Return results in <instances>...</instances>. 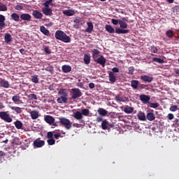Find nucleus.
Here are the masks:
<instances>
[{"label":"nucleus","instance_id":"nucleus-47","mask_svg":"<svg viewBox=\"0 0 179 179\" xmlns=\"http://www.w3.org/2000/svg\"><path fill=\"white\" fill-rule=\"evenodd\" d=\"M28 99L29 100H37V95L36 94H30L28 95Z\"/></svg>","mask_w":179,"mask_h":179},{"label":"nucleus","instance_id":"nucleus-12","mask_svg":"<svg viewBox=\"0 0 179 179\" xmlns=\"http://www.w3.org/2000/svg\"><path fill=\"white\" fill-rule=\"evenodd\" d=\"M108 78L110 83H115L117 82V77L113 71L108 72Z\"/></svg>","mask_w":179,"mask_h":179},{"label":"nucleus","instance_id":"nucleus-17","mask_svg":"<svg viewBox=\"0 0 179 179\" xmlns=\"http://www.w3.org/2000/svg\"><path fill=\"white\" fill-rule=\"evenodd\" d=\"M62 71L64 73H69L72 71V67L65 64L62 66Z\"/></svg>","mask_w":179,"mask_h":179},{"label":"nucleus","instance_id":"nucleus-27","mask_svg":"<svg viewBox=\"0 0 179 179\" xmlns=\"http://www.w3.org/2000/svg\"><path fill=\"white\" fill-rule=\"evenodd\" d=\"M139 85V81L136 80H132L131 81V86L133 87L134 90H136L138 89V86Z\"/></svg>","mask_w":179,"mask_h":179},{"label":"nucleus","instance_id":"nucleus-8","mask_svg":"<svg viewBox=\"0 0 179 179\" xmlns=\"http://www.w3.org/2000/svg\"><path fill=\"white\" fill-rule=\"evenodd\" d=\"M141 79L143 82H145V83H150L153 82V77L148 75L141 76Z\"/></svg>","mask_w":179,"mask_h":179},{"label":"nucleus","instance_id":"nucleus-18","mask_svg":"<svg viewBox=\"0 0 179 179\" xmlns=\"http://www.w3.org/2000/svg\"><path fill=\"white\" fill-rule=\"evenodd\" d=\"M57 101L59 104H62V103H66L68 101V96H60L59 98H57Z\"/></svg>","mask_w":179,"mask_h":179},{"label":"nucleus","instance_id":"nucleus-26","mask_svg":"<svg viewBox=\"0 0 179 179\" xmlns=\"http://www.w3.org/2000/svg\"><path fill=\"white\" fill-rule=\"evenodd\" d=\"M105 29L108 33H110V34H113V33H115V29L111 25H106Z\"/></svg>","mask_w":179,"mask_h":179},{"label":"nucleus","instance_id":"nucleus-6","mask_svg":"<svg viewBox=\"0 0 179 179\" xmlns=\"http://www.w3.org/2000/svg\"><path fill=\"white\" fill-rule=\"evenodd\" d=\"M45 145V141L41 140L40 138L35 139L33 142L34 148H43Z\"/></svg>","mask_w":179,"mask_h":179},{"label":"nucleus","instance_id":"nucleus-28","mask_svg":"<svg viewBox=\"0 0 179 179\" xmlns=\"http://www.w3.org/2000/svg\"><path fill=\"white\" fill-rule=\"evenodd\" d=\"M147 120H148V121H155V120H156V116H155L153 113L149 112L147 113Z\"/></svg>","mask_w":179,"mask_h":179},{"label":"nucleus","instance_id":"nucleus-9","mask_svg":"<svg viewBox=\"0 0 179 179\" xmlns=\"http://www.w3.org/2000/svg\"><path fill=\"white\" fill-rule=\"evenodd\" d=\"M42 12L45 16H52V9L50 8V7H43Z\"/></svg>","mask_w":179,"mask_h":179},{"label":"nucleus","instance_id":"nucleus-52","mask_svg":"<svg viewBox=\"0 0 179 179\" xmlns=\"http://www.w3.org/2000/svg\"><path fill=\"white\" fill-rule=\"evenodd\" d=\"M169 110L172 112L177 111V110H178V107L177 106V105H173L170 107Z\"/></svg>","mask_w":179,"mask_h":179},{"label":"nucleus","instance_id":"nucleus-49","mask_svg":"<svg viewBox=\"0 0 179 179\" xmlns=\"http://www.w3.org/2000/svg\"><path fill=\"white\" fill-rule=\"evenodd\" d=\"M158 51L159 50L156 46H154V45L151 46V52H153L154 54H157Z\"/></svg>","mask_w":179,"mask_h":179},{"label":"nucleus","instance_id":"nucleus-30","mask_svg":"<svg viewBox=\"0 0 179 179\" xmlns=\"http://www.w3.org/2000/svg\"><path fill=\"white\" fill-rule=\"evenodd\" d=\"M52 2H54V0H45L43 3V6H45V8H50V6H54Z\"/></svg>","mask_w":179,"mask_h":179},{"label":"nucleus","instance_id":"nucleus-55","mask_svg":"<svg viewBox=\"0 0 179 179\" xmlns=\"http://www.w3.org/2000/svg\"><path fill=\"white\" fill-rule=\"evenodd\" d=\"M128 70L130 75H134V72L135 71V69L134 68V66L129 67Z\"/></svg>","mask_w":179,"mask_h":179},{"label":"nucleus","instance_id":"nucleus-38","mask_svg":"<svg viewBox=\"0 0 179 179\" xmlns=\"http://www.w3.org/2000/svg\"><path fill=\"white\" fill-rule=\"evenodd\" d=\"M123 111L126 113V114H131V113H134V108L127 106L124 108Z\"/></svg>","mask_w":179,"mask_h":179},{"label":"nucleus","instance_id":"nucleus-56","mask_svg":"<svg viewBox=\"0 0 179 179\" xmlns=\"http://www.w3.org/2000/svg\"><path fill=\"white\" fill-rule=\"evenodd\" d=\"M112 72L113 73H118V72H120V69L119 68H117V67H113L112 69Z\"/></svg>","mask_w":179,"mask_h":179},{"label":"nucleus","instance_id":"nucleus-23","mask_svg":"<svg viewBox=\"0 0 179 179\" xmlns=\"http://www.w3.org/2000/svg\"><path fill=\"white\" fill-rule=\"evenodd\" d=\"M137 117L140 121H146V115L142 111L138 112Z\"/></svg>","mask_w":179,"mask_h":179},{"label":"nucleus","instance_id":"nucleus-1","mask_svg":"<svg viewBox=\"0 0 179 179\" xmlns=\"http://www.w3.org/2000/svg\"><path fill=\"white\" fill-rule=\"evenodd\" d=\"M55 37L57 40H59V41H62L63 43H71V37L62 30L56 31Z\"/></svg>","mask_w":179,"mask_h":179},{"label":"nucleus","instance_id":"nucleus-13","mask_svg":"<svg viewBox=\"0 0 179 179\" xmlns=\"http://www.w3.org/2000/svg\"><path fill=\"white\" fill-rule=\"evenodd\" d=\"M5 20H6L5 16L2 14H0V30L5 29V27L6 26Z\"/></svg>","mask_w":179,"mask_h":179},{"label":"nucleus","instance_id":"nucleus-53","mask_svg":"<svg viewBox=\"0 0 179 179\" xmlns=\"http://www.w3.org/2000/svg\"><path fill=\"white\" fill-rule=\"evenodd\" d=\"M159 103H150V107H151V108H157V107H159Z\"/></svg>","mask_w":179,"mask_h":179},{"label":"nucleus","instance_id":"nucleus-20","mask_svg":"<svg viewBox=\"0 0 179 179\" xmlns=\"http://www.w3.org/2000/svg\"><path fill=\"white\" fill-rule=\"evenodd\" d=\"M91 52H92V58L94 61H96V58H99V55L100 54V51L97 49H93L91 50Z\"/></svg>","mask_w":179,"mask_h":179},{"label":"nucleus","instance_id":"nucleus-42","mask_svg":"<svg viewBox=\"0 0 179 179\" xmlns=\"http://www.w3.org/2000/svg\"><path fill=\"white\" fill-rule=\"evenodd\" d=\"M166 34L169 38H173V37L174 36V31H173V30H168Z\"/></svg>","mask_w":179,"mask_h":179},{"label":"nucleus","instance_id":"nucleus-59","mask_svg":"<svg viewBox=\"0 0 179 179\" xmlns=\"http://www.w3.org/2000/svg\"><path fill=\"white\" fill-rule=\"evenodd\" d=\"M80 22H81L80 17H76V19L74 20V23L78 24V23H80Z\"/></svg>","mask_w":179,"mask_h":179},{"label":"nucleus","instance_id":"nucleus-7","mask_svg":"<svg viewBox=\"0 0 179 179\" xmlns=\"http://www.w3.org/2000/svg\"><path fill=\"white\" fill-rule=\"evenodd\" d=\"M94 62H96V64H99V65H101L103 68L106 66V62H107V59L104 58V56L101 55L99 57L96 58V60H94Z\"/></svg>","mask_w":179,"mask_h":179},{"label":"nucleus","instance_id":"nucleus-25","mask_svg":"<svg viewBox=\"0 0 179 179\" xmlns=\"http://www.w3.org/2000/svg\"><path fill=\"white\" fill-rule=\"evenodd\" d=\"M83 61L86 65H89V64H90V54H85Z\"/></svg>","mask_w":179,"mask_h":179},{"label":"nucleus","instance_id":"nucleus-39","mask_svg":"<svg viewBox=\"0 0 179 179\" xmlns=\"http://www.w3.org/2000/svg\"><path fill=\"white\" fill-rule=\"evenodd\" d=\"M152 61L154 62H157V64H164V59L159 57H153Z\"/></svg>","mask_w":179,"mask_h":179},{"label":"nucleus","instance_id":"nucleus-29","mask_svg":"<svg viewBox=\"0 0 179 179\" xmlns=\"http://www.w3.org/2000/svg\"><path fill=\"white\" fill-rule=\"evenodd\" d=\"M14 125L17 129H22L23 128V123L20 120H16L14 122Z\"/></svg>","mask_w":179,"mask_h":179},{"label":"nucleus","instance_id":"nucleus-34","mask_svg":"<svg viewBox=\"0 0 179 179\" xmlns=\"http://www.w3.org/2000/svg\"><path fill=\"white\" fill-rule=\"evenodd\" d=\"M11 19L14 20V22H19V20L20 19V16H19V14L16 13H13L11 14Z\"/></svg>","mask_w":179,"mask_h":179},{"label":"nucleus","instance_id":"nucleus-41","mask_svg":"<svg viewBox=\"0 0 179 179\" xmlns=\"http://www.w3.org/2000/svg\"><path fill=\"white\" fill-rule=\"evenodd\" d=\"M5 157L6 159H8V157H9V155H8V153L1 150L0 151V159H5Z\"/></svg>","mask_w":179,"mask_h":179},{"label":"nucleus","instance_id":"nucleus-54","mask_svg":"<svg viewBox=\"0 0 179 179\" xmlns=\"http://www.w3.org/2000/svg\"><path fill=\"white\" fill-rule=\"evenodd\" d=\"M53 136L55 139H59V138H62V136H61V133H59L58 131L57 133L53 134Z\"/></svg>","mask_w":179,"mask_h":179},{"label":"nucleus","instance_id":"nucleus-35","mask_svg":"<svg viewBox=\"0 0 179 179\" xmlns=\"http://www.w3.org/2000/svg\"><path fill=\"white\" fill-rule=\"evenodd\" d=\"M58 94H59L60 96H64L68 97V91H66V89H60L58 91Z\"/></svg>","mask_w":179,"mask_h":179},{"label":"nucleus","instance_id":"nucleus-37","mask_svg":"<svg viewBox=\"0 0 179 179\" xmlns=\"http://www.w3.org/2000/svg\"><path fill=\"white\" fill-rule=\"evenodd\" d=\"M81 114L83 116L84 115L85 117H89V115L90 114V110L87 108L82 109Z\"/></svg>","mask_w":179,"mask_h":179},{"label":"nucleus","instance_id":"nucleus-62","mask_svg":"<svg viewBox=\"0 0 179 179\" xmlns=\"http://www.w3.org/2000/svg\"><path fill=\"white\" fill-rule=\"evenodd\" d=\"M94 83H90V84H89V87H90V89H94Z\"/></svg>","mask_w":179,"mask_h":179},{"label":"nucleus","instance_id":"nucleus-48","mask_svg":"<svg viewBox=\"0 0 179 179\" xmlns=\"http://www.w3.org/2000/svg\"><path fill=\"white\" fill-rule=\"evenodd\" d=\"M115 99L116 100V101H118L120 103L121 102H124V99L121 96H120V95H116L115 97Z\"/></svg>","mask_w":179,"mask_h":179},{"label":"nucleus","instance_id":"nucleus-40","mask_svg":"<svg viewBox=\"0 0 179 179\" xmlns=\"http://www.w3.org/2000/svg\"><path fill=\"white\" fill-rule=\"evenodd\" d=\"M10 108L13 111H15V113H17V114H21L22 113V108H20V107L11 106Z\"/></svg>","mask_w":179,"mask_h":179},{"label":"nucleus","instance_id":"nucleus-14","mask_svg":"<svg viewBox=\"0 0 179 179\" xmlns=\"http://www.w3.org/2000/svg\"><path fill=\"white\" fill-rule=\"evenodd\" d=\"M32 15L35 19H43V13H40L38 10H34Z\"/></svg>","mask_w":179,"mask_h":179},{"label":"nucleus","instance_id":"nucleus-22","mask_svg":"<svg viewBox=\"0 0 179 179\" xmlns=\"http://www.w3.org/2000/svg\"><path fill=\"white\" fill-rule=\"evenodd\" d=\"M97 113L99 114V115H101L102 117H106V115L108 114V111H107L106 109L103 108H99L97 110Z\"/></svg>","mask_w":179,"mask_h":179},{"label":"nucleus","instance_id":"nucleus-60","mask_svg":"<svg viewBox=\"0 0 179 179\" xmlns=\"http://www.w3.org/2000/svg\"><path fill=\"white\" fill-rule=\"evenodd\" d=\"M60 134V135H61V134H62V135H65L66 133V132H64V131H61V130H59V129H58V130H56V134Z\"/></svg>","mask_w":179,"mask_h":179},{"label":"nucleus","instance_id":"nucleus-19","mask_svg":"<svg viewBox=\"0 0 179 179\" xmlns=\"http://www.w3.org/2000/svg\"><path fill=\"white\" fill-rule=\"evenodd\" d=\"M73 117L76 118V120H83V115H82V112L80 111H76L73 113Z\"/></svg>","mask_w":179,"mask_h":179},{"label":"nucleus","instance_id":"nucleus-63","mask_svg":"<svg viewBox=\"0 0 179 179\" xmlns=\"http://www.w3.org/2000/svg\"><path fill=\"white\" fill-rule=\"evenodd\" d=\"M101 121H103V117H101V116H99L96 118V122H101Z\"/></svg>","mask_w":179,"mask_h":179},{"label":"nucleus","instance_id":"nucleus-50","mask_svg":"<svg viewBox=\"0 0 179 179\" xmlns=\"http://www.w3.org/2000/svg\"><path fill=\"white\" fill-rule=\"evenodd\" d=\"M47 142L50 145H55V140L54 138H50L47 141Z\"/></svg>","mask_w":179,"mask_h":179},{"label":"nucleus","instance_id":"nucleus-64","mask_svg":"<svg viewBox=\"0 0 179 179\" xmlns=\"http://www.w3.org/2000/svg\"><path fill=\"white\" fill-rule=\"evenodd\" d=\"M122 22H127V23H128V18H127V17H122V20H120Z\"/></svg>","mask_w":179,"mask_h":179},{"label":"nucleus","instance_id":"nucleus-51","mask_svg":"<svg viewBox=\"0 0 179 179\" xmlns=\"http://www.w3.org/2000/svg\"><path fill=\"white\" fill-rule=\"evenodd\" d=\"M120 21H121V20H116V19L111 20L113 24H115V26H117V24H120Z\"/></svg>","mask_w":179,"mask_h":179},{"label":"nucleus","instance_id":"nucleus-61","mask_svg":"<svg viewBox=\"0 0 179 179\" xmlns=\"http://www.w3.org/2000/svg\"><path fill=\"white\" fill-rule=\"evenodd\" d=\"M168 118H169V120H173V118H174V115H173L172 113H169V115H168Z\"/></svg>","mask_w":179,"mask_h":179},{"label":"nucleus","instance_id":"nucleus-57","mask_svg":"<svg viewBox=\"0 0 179 179\" xmlns=\"http://www.w3.org/2000/svg\"><path fill=\"white\" fill-rule=\"evenodd\" d=\"M15 9L17 10H22L23 6L22 5H17L15 6Z\"/></svg>","mask_w":179,"mask_h":179},{"label":"nucleus","instance_id":"nucleus-58","mask_svg":"<svg viewBox=\"0 0 179 179\" xmlns=\"http://www.w3.org/2000/svg\"><path fill=\"white\" fill-rule=\"evenodd\" d=\"M44 51L45 52L46 54H51V50H50V48L45 47L44 48Z\"/></svg>","mask_w":179,"mask_h":179},{"label":"nucleus","instance_id":"nucleus-15","mask_svg":"<svg viewBox=\"0 0 179 179\" xmlns=\"http://www.w3.org/2000/svg\"><path fill=\"white\" fill-rule=\"evenodd\" d=\"M20 17L21 20H27V22H30V20H31V15L27 13L21 14Z\"/></svg>","mask_w":179,"mask_h":179},{"label":"nucleus","instance_id":"nucleus-44","mask_svg":"<svg viewBox=\"0 0 179 179\" xmlns=\"http://www.w3.org/2000/svg\"><path fill=\"white\" fill-rule=\"evenodd\" d=\"M12 100L14 103H19L20 101V96L15 95L12 97Z\"/></svg>","mask_w":179,"mask_h":179},{"label":"nucleus","instance_id":"nucleus-10","mask_svg":"<svg viewBox=\"0 0 179 179\" xmlns=\"http://www.w3.org/2000/svg\"><path fill=\"white\" fill-rule=\"evenodd\" d=\"M44 120L45 121V122H47V124H49L50 125H52V124L55 122V118H54V117L51 115L45 116Z\"/></svg>","mask_w":179,"mask_h":179},{"label":"nucleus","instance_id":"nucleus-5","mask_svg":"<svg viewBox=\"0 0 179 179\" xmlns=\"http://www.w3.org/2000/svg\"><path fill=\"white\" fill-rule=\"evenodd\" d=\"M0 118L5 121V122H12L13 120L10 117V115L8 113V112L1 111L0 112Z\"/></svg>","mask_w":179,"mask_h":179},{"label":"nucleus","instance_id":"nucleus-2","mask_svg":"<svg viewBox=\"0 0 179 179\" xmlns=\"http://www.w3.org/2000/svg\"><path fill=\"white\" fill-rule=\"evenodd\" d=\"M120 28H115V33L116 34H128L129 33V29H128V24L124 21H120L119 22Z\"/></svg>","mask_w":179,"mask_h":179},{"label":"nucleus","instance_id":"nucleus-46","mask_svg":"<svg viewBox=\"0 0 179 179\" xmlns=\"http://www.w3.org/2000/svg\"><path fill=\"white\" fill-rule=\"evenodd\" d=\"M31 82H33V83H38V76H32Z\"/></svg>","mask_w":179,"mask_h":179},{"label":"nucleus","instance_id":"nucleus-45","mask_svg":"<svg viewBox=\"0 0 179 179\" xmlns=\"http://www.w3.org/2000/svg\"><path fill=\"white\" fill-rule=\"evenodd\" d=\"M6 10H8V7H6V6H5V4L0 3V11L5 12Z\"/></svg>","mask_w":179,"mask_h":179},{"label":"nucleus","instance_id":"nucleus-36","mask_svg":"<svg viewBox=\"0 0 179 179\" xmlns=\"http://www.w3.org/2000/svg\"><path fill=\"white\" fill-rule=\"evenodd\" d=\"M101 128L102 129H108V121H107V120H104L102 121V123H101Z\"/></svg>","mask_w":179,"mask_h":179},{"label":"nucleus","instance_id":"nucleus-3","mask_svg":"<svg viewBox=\"0 0 179 179\" xmlns=\"http://www.w3.org/2000/svg\"><path fill=\"white\" fill-rule=\"evenodd\" d=\"M59 122H60L61 125H63L66 129L69 130L72 128V123H71V120L66 117H60L59 119Z\"/></svg>","mask_w":179,"mask_h":179},{"label":"nucleus","instance_id":"nucleus-33","mask_svg":"<svg viewBox=\"0 0 179 179\" xmlns=\"http://www.w3.org/2000/svg\"><path fill=\"white\" fill-rule=\"evenodd\" d=\"M30 115L33 120H37V118H38V111L37 110L31 111Z\"/></svg>","mask_w":179,"mask_h":179},{"label":"nucleus","instance_id":"nucleus-4","mask_svg":"<svg viewBox=\"0 0 179 179\" xmlns=\"http://www.w3.org/2000/svg\"><path fill=\"white\" fill-rule=\"evenodd\" d=\"M82 91L79 88H73L71 89V95L72 100H76L79 97H82Z\"/></svg>","mask_w":179,"mask_h":179},{"label":"nucleus","instance_id":"nucleus-43","mask_svg":"<svg viewBox=\"0 0 179 179\" xmlns=\"http://www.w3.org/2000/svg\"><path fill=\"white\" fill-rule=\"evenodd\" d=\"M54 134H57L56 130L53 131H49L47 134V138L48 139H52V136H54Z\"/></svg>","mask_w":179,"mask_h":179},{"label":"nucleus","instance_id":"nucleus-16","mask_svg":"<svg viewBox=\"0 0 179 179\" xmlns=\"http://www.w3.org/2000/svg\"><path fill=\"white\" fill-rule=\"evenodd\" d=\"M1 87H4V89H9V82L6 81L5 79L0 80Z\"/></svg>","mask_w":179,"mask_h":179},{"label":"nucleus","instance_id":"nucleus-11","mask_svg":"<svg viewBox=\"0 0 179 179\" xmlns=\"http://www.w3.org/2000/svg\"><path fill=\"white\" fill-rule=\"evenodd\" d=\"M140 100L144 104H148L150 100V96L145 94H141L140 95Z\"/></svg>","mask_w":179,"mask_h":179},{"label":"nucleus","instance_id":"nucleus-32","mask_svg":"<svg viewBox=\"0 0 179 179\" xmlns=\"http://www.w3.org/2000/svg\"><path fill=\"white\" fill-rule=\"evenodd\" d=\"M40 30L44 36H48L50 34V31L45 28L44 26H41Z\"/></svg>","mask_w":179,"mask_h":179},{"label":"nucleus","instance_id":"nucleus-21","mask_svg":"<svg viewBox=\"0 0 179 179\" xmlns=\"http://www.w3.org/2000/svg\"><path fill=\"white\" fill-rule=\"evenodd\" d=\"M4 41L6 44H9L12 41V35L9 33H6L4 34Z\"/></svg>","mask_w":179,"mask_h":179},{"label":"nucleus","instance_id":"nucleus-31","mask_svg":"<svg viewBox=\"0 0 179 179\" xmlns=\"http://www.w3.org/2000/svg\"><path fill=\"white\" fill-rule=\"evenodd\" d=\"M87 27L85 29L86 33H92V31H93V23L92 22H87Z\"/></svg>","mask_w":179,"mask_h":179},{"label":"nucleus","instance_id":"nucleus-24","mask_svg":"<svg viewBox=\"0 0 179 179\" xmlns=\"http://www.w3.org/2000/svg\"><path fill=\"white\" fill-rule=\"evenodd\" d=\"M75 13V10L69 9L63 11V15H65L66 16H73Z\"/></svg>","mask_w":179,"mask_h":179}]
</instances>
